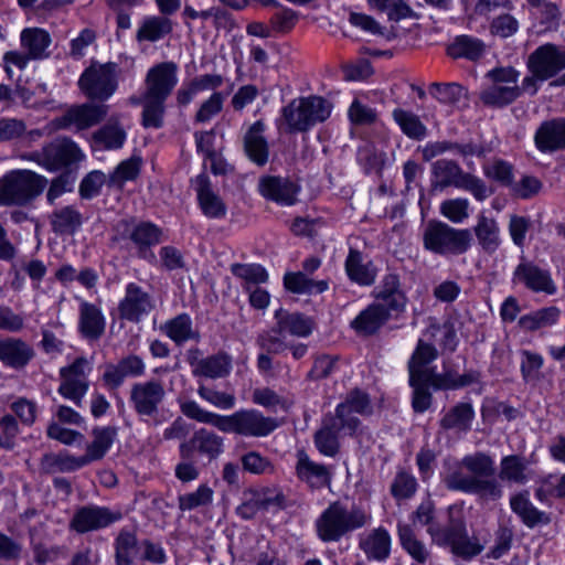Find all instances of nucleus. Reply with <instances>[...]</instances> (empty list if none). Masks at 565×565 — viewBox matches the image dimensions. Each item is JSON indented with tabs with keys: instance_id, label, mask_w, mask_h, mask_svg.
<instances>
[{
	"instance_id": "nucleus-1",
	"label": "nucleus",
	"mask_w": 565,
	"mask_h": 565,
	"mask_svg": "<svg viewBox=\"0 0 565 565\" xmlns=\"http://www.w3.org/2000/svg\"><path fill=\"white\" fill-rule=\"evenodd\" d=\"M444 483L448 490L475 494L482 502L498 501L503 497V487L495 478V462L484 451L466 455L457 469L445 476Z\"/></svg>"
},
{
	"instance_id": "nucleus-2",
	"label": "nucleus",
	"mask_w": 565,
	"mask_h": 565,
	"mask_svg": "<svg viewBox=\"0 0 565 565\" xmlns=\"http://www.w3.org/2000/svg\"><path fill=\"white\" fill-rule=\"evenodd\" d=\"M180 411L189 419L212 425L222 433L244 437H265L278 426L275 418L266 417L257 409H241L226 416L206 411L195 401L186 399L180 403Z\"/></svg>"
},
{
	"instance_id": "nucleus-3",
	"label": "nucleus",
	"mask_w": 565,
	"mask_h": 565,
	"mask_svg": "<svg viewBox=\"0 0 565 565\" xmlns=\"http://www.w3.org/2000/svg\"><path fill=\"white\" fill-rule=\"evenodd\" d=\"M372 516L363 508L352 505L350 509L340 501H334L317 518L315 522L317 536L323 543L341 541L351 532L370 524Z\"/></svg>"
},
{
	"instance_id": "nucleus-4",
	"label": "nucleus",
	"mask_w": 565,
	"mask_h": 565,
	"mask_svg": "<svg viewBox=\"0 0 565 565\" xmlns=\"http://www.w3.org/2000/svg\"><path fill=\"white\" fill-rule=\"evenodd\" d=\"M47 179L31 170H12L0 178V206H24L46 188Z\"/></svg>"
},
{
	"instance_id": "nucleus-5",
	"label": "nucleus",
	"mask_w": 565,
	"mask_h": 565,
	"mask_svg": "<svg viewBox=\"0 0 565 565\" xmlns=\"http://www.w3.org/2000/svg\"><path fill=\"white\" fill-rule=\"evenodd\" d=\"M472 235L468 228H455L441 221H429L423 232V246L436 255L458 256L471 246Z\"/></svg>"
},
{
	"instance_id": "nucleus-6",
	"label": "nucleus",
	"mask_w": 565,
	"mask_h": 565,
	"mask_svg": "<svg viewBox=\"0 0 565 565\" xmlns=\"http://www.w3.org/2000/svg\"><path fill=\"white\" fill-rule=\"evenodd\" d=\"M332 105L320 96H308L291 100L282 108L290 131L305 132L330 117Z\"/></svg>"
},
{
	"instance_id": "nucleus-7",
	"label": "nucleus",
	"mask_w": 565,
	"mask_h": 565,
	"mask_svg": "<svg viewBox=\"0 0 565 565\" xmlns=\"http://www.w3.org/2000/svg\"><path fill=\"white\" fill-rule=\"evenodd\" d=\"M166 397L163 382L156 379L134 383L129 392V402L137 416L141 419H152L156 425H161L168 419L162 411Z\"/></svg>"
},
{
	"instance_id": "nucleus-8",
	"label": "nucleus",
	"mask_w": 565,
	"mask_h": 565,
	"mask_svg": "<svg viewBox=\"0 0 565 565\" xmlns=\"http://www.w3.org/2000/svg\"><path fill=\"white\" fill-rule=\"evenodd\" d=\"M50 172L70 169L85 159L78 145L68 137H56L44 145L40 150L32 151L24 157Z\"/></svg>"
},
{
	"instance_id": "nucleus-9",
	"label": "nucleus",
	"mask_w": 565,
	"mask_h": 565,
	"mask_svg": "<svg viewBox=\"0 0 565 565\" xmlns=\"http://www.w3.org/2000/svg\"><path fill=\"white\" fill-rule=\"evenodd\" d=\"M434 189L444 190L449 186L463 189L472 193L478 201L486 200L490 192L486 183L473 174L465 172L460 166L447 159H440L431 166Z\"/></svg>"
},
{
	"instance_id": "nucleus-10",
	"label": "nucleus",
	"mask_w": 565,
	"mask_h": 565,
	"mask_svg": "<svg viewBox=\"0 0 565 565\" xmlns=\"http://www.w3.org/2000/svg\"><path fill=\"white\" fill-rule=\"evenodd\" d=\"M427 533L438 546L450 547L452 554L463 559H470L479 555L483 547L478 540L468 536L466 524L461 520L450 519L445 527L430 525Z\"/></svg>"
},
{
	"instance_id": "nucleus-11",
	"label": "nucleus",
	"mask_w": 565,
	"mask_h": 565,
	"mask_svg": "<svg viewBox=\"0 0 565 565\" xmlns=\"http://www.w3.org/2000/svg\"><path fill=\"white\" fill-rule=\"evenodd\" d=\"M118 65L92 63L78 79L81 90L90 99L107 100L117 89Z\"/></svg>"
},
{
	"instance_id": "nucleus-12",
	"label": "nucleus",
	"mask_w": 565,
	"mask_h": 565,
	"mask_svg": "<svg viewBox=\"0 0 565 565\" xmlns=\"http://www.w3.org/2000/svg\"><path fill=\"white\" fill-rule=\"evenodd\" d=\"M359 426V419L341 422L334 415L326 416L322 426L313 435L315 446L321 455L333 458L340 451L339 433L348 430L353 434Z\"/></svg>"
},
{
	"instance_id": "nucleus-13",
	"label": "nucleus",
	"mask_w": 565,
	"mask_h": 565,
	"mask_svg": "<svg viewBox=\"0 0 565 565\" xmlns=\"http://www.w3.org/2000/svg\"><path fill=\"white\" fill-rule=\"evenodd\" d=\"M179 451L211 462L224 452V438L213 430L199 428L179 445Z\"/></svg>"
},
{
	"instance_id": "nucleus-14",
	"label": "nucleus",
	"mask_w": 565,
	"mask_h": 565,
	"mask_svg": "<svg viewBox=\"0 0 565 565\" xmlns=\"http://www.w3.org/2000/svg\"><path fill=\"white\" fill-rule=\"evenodd\" d=\"M108 106L105 104L84 103L70 107L62 116L53 120L56 129L75 127L77 130L88 129L99 124L107 115Z\"/></svg>"
},
{
	"instance_id": "nucleus-15",
	"label": "nucleus",
	"mask_w": 565,
	"mask_h": 565,
	"mask_svg": "<svg viewBox=\"0 0 565 565\" xmlns=\"http://www.w3.org/2000/svg\"><path fill=\"white\" fill-rule=\"evenodd\" d=\"M526 65L541 82L546 81L565 68V50L552 43L541 45L529 55Z\"/></svg>"
},
{
	"instance_id": "nucleus-16",
	"label": "nucleus",
	"mask_w": 565,
	"mask_h": 565,
	"mask_svg": "<svg viewBox=\"0 0 565 565\" xmlns=\"http://www.w3.org/2000/svg\"><path fill=\"white\" fill-rule=\"evenodd\" d=\"M512 282L522 285L533 292L554 295L557 290L551 273L525 257H521V262L515 267Z\"/></svg>"
},
{
	"instance_id": "nucleus-17",
	"label": "nucleus",
	"mask_w": 565,
	"mask_h": 565,
	"mask_svg": "<svg viewBox=\"0 0 565 565\" xmlns=\"http://www.w3.org/2000/svg\"><path fill=\"white\" fill-rule=\"evenodd\" d=\"M87 365V360L81 356L75 359L71 365L60 370L62 382L57 391L63 397L73 401L77 406L82 405L83 397L88 390V380L85 372Z\"/></svg>"
},
{
	"instance_id": "nucleus-18",
	"label": "nucleus",
	"mask_w": 565,
	"mask_h": 565,
	"mask_svg": "<svg viewBox=\"0 0 565 565\" xmlns=\"http://www.w3.org/2000/svg\"><path fill=\"white\" fill-rule=\"evenodd\" d=\"M121 519V513L106 507L84 505L78 508L70 521V529L84 534L106 527Z\"/></svg>"
},
{
	"instance_id": "nucleus-19",
	"label": "nucleus",
	"mask_w": 565,
	"mask_h": 565,
	"mask_svg": "<svg viewBox=\"0 0 565 565\" xmlns=\"http://www.w3.org/2000/svg\"><path fill=\"white\" fill-rule=\"evenodd\" d=\"M178 64L173 61L153 65L146 75L143 94L167 100L178 84Z\"/></svg>"
},
{
	"instance_id": "nucleus-20",
	"label": "nucleus",
	"mask_w": 565,
	"mask_h": 565,
	"mask_svg": "<svg viewBox=\"0 0 565 565\" xmlns=\"http://www.w3.org/2000/svg\"><path fill=\"white\" fill-rule=\"evenodd\" d=\"M146 364L136 354L121 358L116 364H107L102 381L108 390L119 388L127 377H140L145 374Z\"/></svg>"
},
{
	"instance_id": "nucleus-21",
	"label": "nucleus",
	"mask_w": 565,
	"mask_h": 565,
	"mask_svg": "<svg viewBox=\"0 0 565 565\" xmlns=\"http://www.w3.org/2000/svg\"><path fill=\"white\" fill-rule=\"evenodd\" d=\"M296 458L295 470L300 481L308 484L311 489H322L330 486L332 480L330 467L313 461L305 449H298Z\"/></svg>"
},
{
	"instance_id": "nucleus-22",
	"label": "nucleus",
	"mask_w": 565,
	"mask_h": 565,
	"mask_svg": "<svg viewBox=\"0 0 565 565\" xmlns=\"http://www.w3.org/2000/svg\"><path fill=\"white\" fill-rule=\"evenodd\" d=\"M536 149L543 153L565 150V117L546 119L540 124L534 134Z\"/></svg>"
},
{
	"instance_id": "nucleus-23",
	"label": "nucleus",
	"mask_w": 565,
	"mask_h": 565,
	"mask_svg": "<svg viewBox=\"0 0 565 565\" xmlns=\"http://www.w3.org/2000/svg\"><path fill=\"white\" fill-rule=\"evenodd\" d=\"M152 308L151 298L140 286L130 282L126 287L125 296L118 305V315L122 320L139 322L143 315Z\"/></svg>"
},
{
	"instance_id": "nucleus-24",
	"label": "nucleus",
	"mask_w": 565,
	"mask_h": 565,
	"mask_svg": "<svg viewBox=\"0 0 565 565\" xmlns=\"http://www.w3.org/2000/svg\"><path fill=\"white\" fill-rule=\"evenodd\" d=\"M199 353V350L190 351L188 358L195 376L221 379L230 374L232 369V358L227 353L218 352L203 359L198 358Z\"/></svg>"
},
{
	"instance_id": "nucleus-25",
	"label": "nucleus",
	"mask_w": 565,
	"mask_h": 565,
	"mask_svg": "<svg viewBox=\"0 0 565 565\" xmlns=\"http://www.w3.org/2000/svg\"><path fill=\"white\" fill-rule=\"evenodd\" d=\"M35 356V351L20 338L0 339V362L13 370H23Z\"/></svg>"
},
{
	"instance_id": "nucleus-26",
	"label": "nucleus",
	"mask_w": 565,
	"mask_h": 565,
	"mask_svg": "<svg viewBox=\"0 0 565 565\" xmlns=\"http://www.w3.org/2000/svg\"><path fill=\"white\" fill-rule=\"evenodd\" d=\"M260 194L281 205H292L296 202L298 186L288 178L265 175L259 179Z\"/></svg>"
},
{
	"instance_id": "nucleus-27",
	"label": "nucleus",
	"mask_w": 565,
	"mask_h": 565,
	"mask_svg": "<svg viewBox=\"0 0 565 565\" xmlns=\"http://www.w3.org/2000/svg\"><path fill=\"white\" fill-rule=\"evenodd\" d=\"M193 184L202 213L209 218L224 217L226 205L212 189L210 178L205 173H201L194 179Z\"/></svg>"
},
{
	"instance_id": "nucleus-28",
	"label": "nucleus",
	"mask_w": 565,
	"mask_h": 565,
	"mask_svg": "<svg viewBox=\"0 0 565 565\" xmlns=\"http://www.w3.org/2000/svg\"><path fill=\"white\" fill-rule=\"evenodd\" d=\"M264 131L265 124L257 120L248 128L243 139L246 156L259 167L265 166L269 159V146Z\"/></svg>"
},
{
	"instance_id": "nucleus-29",
	"label": "nucleus",
	"mask_w": 565,
	"mask_h": 565,
	"mask_svg": "<svg viewBox=\"0 0 565 565\" xmlns=\"http://www.w3.org/2000/svg\"><path fill=\"white\" fill-rule=\"evenodd\" d=\"M345 274L352 282L360 286L374 284L377 270L371 260H365L362 252L350 248L344 262Z\"/></svg>"
},
{
	"instance_id": "nucleus-30",
	"label": "nucleus",
	"mask_w": 565,
	"mask_h": 565,
	"mask_svg": "<svg viewBox=\"0 0 565 565\" xmlns=\"http://www.w3.org/2000/svg\"><path fill=\"white\" fill-rule=\"evenodd\" d=\"M388 320V310L384 305L371 303L351 321V328L358 334L367 337L375 334Z\"/></svg>"
},
{
	"instance_id": "nucleus-31",
	"label": "nucleus",
	"mask_w": 565,
	"mask_h": 565,
	"mask_svg": "<svg viewBox=\"0 0 565 565\" xmlns=\"http://www.w3.org/2000/svg\"><path fill=\"white\" fill-rule=\"evenodd\" d=\"M359 547L369 559L385 561L391 553V536L382 526L373 529L360 535Z\"/></svg>"
},
{
	"instance_id": "nucleus-32",
	"label": "nucleus",
	"mask_w": 565,
	"mask_h": 565,
	"mask_svg": "<svg viewBox=\"0 0 565 565\" xmlns=\"http://www.w3.org/2000/svg\"><path fill=\"white\" fill-rule=\"evenodd\" d=\"M510 508L527 527L533 529L540 524L546 525L551 522L550 515L537 510L530 501L529 491L511 495Z\"/></svg>"
},
{
	"instance_id": "nucleus-33",
	"label": "nucleus",
	"mask_w": 565,
	"mask_h": 565,
	"mask_svg": "<svg viewBox=\"0 0 565 565\" xmlns=\"http://www.w3.org/2000/svg\"><path fill=\"white\" fill-rule=\"evenodd\" d=\"M437 356L438 351L433 344L419 340L408 361L409 377L414 380L430 379L435 369L428 365L435 361Z\"/></svg>"
},
{
	"instance_id": "nucleus-34",
	"label": "nucleus",
	"mask_w": 565,
	"mask_h": 565,
	"mask_svg": "<svg viewBox=\"0 0 565 565\" xmlns=\"http://www.w3.org/2000/svg\"><path fill=\"white\" fill-rule=\"evenodd\" d=\"M161 234V230L157 225L150 222H140L129 230L128 238L137 247L140 257L154 258V254L149 252V248L160 243Z\"/></svg>"
},
{
	"instance_id": "nucleus-35",
	"label": "nucleus",
	"mask_w": 565,
	"mask_h": 565,
	"mask_svg": "<svg viewBox=\"0 0 565 565\" xmlns=\"http://www.w3.org/2000/svg\"><path fill=\"white\" fill-rule=\"evenodd\" d=\"M276 324L286 334L306 338L312 333L313 322L310 318L299 313L289 312L282 308L275 311Z\"/></svg>"
},
{
	"instance_id": "nucleus-36",
	"label": "nucleus",
	"mask_w": 565,
	"mask_h": 565,
	"mask_svg": "<svg viewBox=\"0 0 565 565\" xmlns=\"http://www.w3.org/2000/svg\"><path fill=\"white\" fill-rule=\"evenodd\" d=\"M499 480L519 486L525 484L530 480V469L525 457L520 455L502 457L500 460Z\"/></svg>"
},
{
	"instance_id": "nucleus-37",
	"label": "nucleus",
	"mask_w": 565,
	"mask_h": 565,
	"mask_svg": "<svg viewBox=\"0 0 565 565\" xmlns=\"http://www.w3.org/2000/svg\"><path fill=\"white\" fill-rule=\"evenodd\" d=\"M92 434L94 439L87 445L86 452L82 456L83 460H85V466L104 458L113 446L118 429L115 426L96 427L93 429Z\"/></svg>"
},
{
	"instance_id": "nucleus-38",
	"label": "nucleus",
	"mask_w": 565,
	"mask_h": 565,
	"mask_svg": "<svg viewBox=\"0 0 565 565\" xmlns=\"http://www.w3.org/2000/svg\"><path fill=\"white\" fill-rule=\"evenodd\" d=\"M161 332L180 345L190 340H199L200 334L193 328L192 319L188 313H180L160 326Z\"/></svg>"
},
{
	"instance_id": "nucleus-39",
	"label": "nucleus",
	"mask_w": 565,
	"mask_h": 565,
	"mask_svg": "<svg viewBox=\"0 0 565 565\" xmlns=\"http://www.w3.org/2000/svg\"><path fill=\"white\" fill-rule=\"evenodd\" d=\"M173 31V21L163 15L146 18L136 33L138 42H157L170 35Z\"/></svg>"
},
{
	"instance_id": "nucleus-40",
	"label": "nucleus",
	"mask_w": 565,
	"mask_h": 565,
	"mask_svg": "<svg viewBox=\"0 0 565 565\" xmlns=\"http://www.w3.org/2000/svg\"><path fill=\"white\" fill-rule=\"evenodd\" d=\"M79 330L90 340L99 339L105 331V318L93 303L83 302L79 310Z\"/></svg>"
},
{
	"instance_id": "nucleus-41",
	"label": "nucleus",
	"mask_w": 565,
	"mask_h": 565,
	"mask_svg": "<svg viewBox=\"0 0 565 565\" xmlns=\"http://www.w3.org/2000/svg\"><path fill=\"white\" fill-rule=\"evenodd\" d=\"M398 539L402 547L417 564L425 565L431 558V553L426 544L420 541L408 524H398Z\"/></svg>"
},
{
	"instance_id": "nucleus-42",
	"label": "nucleus",
	"mask_w": 565,
	"mask_h": 565,
	"mask_svg": "<svg viewBox=\"0 0 565 565\" xmlns=\"http://www.w3.org/2000/svg\"><path fill=\"white\" fill-rule=\"evenodd\" d=\"M93 140L102 149L116 150L124 146L126 131L118 119L110 118L107 124L94 132Z\"/></svg>"
},
{
	"instance_id": "nucleus-43",
	"label": "nucleus",
	"mask_w": 565,
	"mask_h": 565,
	"mask_svg": "<svg viewBox=\"0 0 565 565\" xmlns=\"http://www.w3.org/2000/svg\"><path fill=\"white\" fill-rule=\"evenodd\" d=\"M473 231L479 245L486 253L493 254L499 248L500 230L494 218L479 215Z\"/></svg>"
},
{
	"instance_id": "nucleus-44",
	"label": "nucleus",
	"mask_w": 565,
	"mask_h": 565,
	"mask_svg": "<svg viewBox=\"0 0 565 565\" xmlns=\"http://www.w3.org/2000/svg\"><path fill=\"white\" fill-rule=\"evenodd\" d=\"M51 44L50 34L39 28H29L24 29L21 32V45L29 57L32 60H41L46 57L49 54L46 53L47 47Z\"/></svg>"
},
{
	"instance_id": "nucleus-45",
	"label": "nucleus",
	"mask_w": 565,
	"mask_h": 565,
	"mask_svg": "<svg viewBox=\"0 0 565 565\" xmlns=\"http://www.w3.org/2000/svg\"><path fill=\"white\" fill-rule=\"evenodd\" d=\"M521 96L519 85H502L493 83L480 93V99L484 105L493 107H503Z\"/></svg>"
},
{
	"instance_id": "nucleus-46",
	"label": "nucleus",
	"mask_w": 565,
	"mask_h": 565,
	"mask_svg": "<svg viewBox=\"0 0 565 565\" xmlns=\"http://www.w3.org/2000/svg\"><path fill=\"white\" fill-rule=\"evenodd\" d=\"M85 466V460L68 454H46L41 458L40 469L44 473L70 472Z\"/></svg>"
},
{
	"instance_id": "nucleus-47",
	"label": "nucleus",
	"mask_w": 565,
	"mask_h": 565,
	"mask_svg": "<svg viewBox=\"0 0 565 565\" xmlns=\"http://www.w3.org/2000/svg\"><path fill=\"white\" fill-rule=\"evenodd\" d=\"M369 412L370 398L367 394L360 390H353L348 394L345 401L338 405L334 416L341 422H345L349 419H358L355 416H352V413L363 415Z\"/></svg>"
},
{
	"instance_id": "nucleus-48",
	"label": "nucleus",
	"mask_w": 565,
	"mask_h": 565,
	"mask_svg": "<svg viewBox=\"0 0 565 565\" xmlns=\"http://www.w3.org/2000/svg\"><path fill=\"white\" fill-rule=\"evenodd\" d=\"M132 104H142V126L145 128H156L159 129L163 126V116H164V102L166 99H159L154 97H149L143 94L142 98H130Z\"/></svg>"
},
{
	"instance_id": "nucleus-49",
	"label": "nucleus",
	"mask_w": 565,
	"mask_h": 565,
	"mask_svg": "<svg viewBox=\"0 0 565 565\" xmlns=\"http://www.w3.org/2000/svg\"><path fill=\"white\" fill-rule=\"evenodd\" d=\"M52 231L56 234H73L82 224V214L74 206L55 210L50 216Z\"/></svg>"
},
{
	"instance_id": "nucleus-50",
	"label": "nucleus",
	"mask_w": 565,
	"mask_h": 565,
	"mask_svg": "<svg viewBox=\"0 0 565 565\" xmlns=\"http://www.w3.org/2000/svg\"><path fill=\"white\" fill-rule=\"evenodd\" d=\"M484 52V44L481 40L469 35H459L448 45L447 54L452 58L478 60Z\"/></svg>"
},
{
	"instance_id": "nucleus-51",
	"label": "nucleus",
	"mask_w": 565,
	"mask_h": 565,
	"mask_svg": "<svg viewBox=\"0 0 565 565\" xmlns=\"http://www.w3.org/2000/svg\"><path fill=\"white\" fill-rule=\"evenodd\" d=\"M475 412L469 403H459L450 408L440 420V426L445 429H458L467 431L471 427Z\"/></svg>"
},
{
	"instance_id": "nucleus-52",
	"label": "nucleus",
	"mask_w": 565,
	"mask_h": 565,
	"mask_svg": "<svg viewBox=\"0 0 565 565\" xmlns=\"http://www.w3.org/2000/svg\"><path fill=\"white\" fill-rule=\"evenodd\" d=\"M393 119L399 126L403 134L414 140H422L427 135V128L420 118L413 111L396 108L393 110Z\"/></svg>"
},
{
	"instance_id": "nucleus-53",
	"label": "nucleus",
	"mask_w": 565,
	"mask_h": 565,
	"mask_svg": "<svg viewBox=\"0 0 565 565\" xmlns=\"http://www.w3.org/2000/svg\"><path fill=\"white\" fill-rule=\"evenodd\" d=\"M287 290L294 294H320L328 289L327 280H312L305 273H287L284 277Z\"/></svg>"
},
{
	"instance_id": "nucleus-54",
	"label": "nucleus",
	"mask_w": 565,
	"mask_h": 565,
	"mask_svg": "<svg viewBox=\"0 0 565 565\" xmlns=\"http://www.w3.org/2000/svg\"><path fill=\"white\" fill-rule=\"evenodd\" d=\"M430 95L445 105H457L467 100V89L458 83H433L428 88Z\"/></svg>"
},
{
	"instance_id": "nucleus-55",
	"label": "nucleus",
	"mask_w": 565,
	"mask_h": 565,
	"mask_svg": "<svg viewBox=\"0 0 565 565\" xmlns=\"http://www.w3.org/2000/svg\"><path fill=\"white\" fill-rule=\"evenodd\" d=\"M559 316L561 310L558 308L547 307L522 316L519 320V324L526 331H535L555 324Z\"/></svg>"
},
{
	"instance_id": "nucleus-56",
	"label": "nucleus",
	"mask_w": 565,
	"mask_h": 565,
	"mask_svg": "<svg viewBox=\"0 0 565 565\" xmlns=\"http://www.w3.org/2000/svg\"><path fill=\"white\" fill-rule=\"evenodd\" d=\"M141 168V159L131 157L121 161L108 175V186L121 190L127 181L138 178Z\"/></svg>"
},
{
	"instance_id": "nucleus-57",
	"label": "nucleus",
	"mask_w": 565,
	"mask_h": 565,
	"mask_svg": "<svg viewBox=\"0 0 565 565\" xmlns=\"http://www.w3.org/2000/svg\"><path fill=\"white\" fill-rule=\"evenodd\" d=\"M369 6L380 12H385L390 21L398 22L414 17L413 9L405 0H367Z\"/></svg>"
},
{
	"instance_id": "nucleus-58",
	"label": "nucleus",
	"mask_w": 565,
	"mask_h": 565,
	"mask_svg": "<svg viewBox=\"0 0 565 565\" xmlns=\"http://www.w3.org/2000/svg\"><path fill=\"white\" fill-rule=\"evenodd\" d=\"M116 564L131 565L137 551V537L135 533L121 530L115 541Z\"/></svg>"
},
{
	"instance_id": "nucleus-59",
	"label": "nucleus",
	"mask_w": 565,
	"mask_h": 565,
	"mask_svg": "<svg viewBox=\"0 0 565 565\" xmlns=\"http://www.w3.org/2000/svg\"><path fill=\"white\" fill-rule=\"evenodd\" d=\"M258 347L267 353L280 354L288 348L285 333L275 324L269 330L263 331L256 340Z\"/></svg>"
},
{
	"instance_id": "nucleus-60",
	"label": "nucleus",
	"mask_w": 565,
	"mask_h": 565,
	"mask_svg": "<svg viewBox=\"0 0 565 565\" xmlns=\"http://www.w3.org/2000/svg\"><path fill=\"white\" fill-rule=\"evenodd\" d=\"M535 498L541 502L550 498L565 499V475L559 478L550 475L542 479L535 489Z\"/></svg>"
},
{
	"instance_id": "nucleus-61",
	"label": "nucleus",
	"mask_w": 565,
	"mask_h": 565,
	"mask_svg": "<svg viewBox=\"0 0 565 565\" xmlns=\"http://www.w3.org/2000/svg\"><path fill=\"white\" fill-rule=\"evenodd\" d=\"M212 500L213 490L207 484H201L195 491L181 494L178 498L179 509L182 512L207 505Z\"/></svg>"
},
{
	"instance_id": "nucleus-62",
	"label": "nucleus",
	"mask_w": 565,
	"mask_h": 565,
	"mask_svg": "<svg viewBox=\"0 0 565 565\" xmlns=\"http://www.w3.org/2000/svg\"><path fill=\"white\" fill-rule=\"evenodd\" d=\"M196 393L203 401L220 409H232L236 404L233 394L217 391L209 385L200 384Z\"/></svg>"
},
{
	"instance_id": "nucleus-63",
	"label": "nucleus",
	"mask_w": 565,
	"mask_h": 565,
	"mask_svg": "<svg viewBox=\"0 0 565 565\" xmlns=\"http://www.w3.org/2000/svg\"><path fill=\"white\" fill-rule=\"evenodd\" d=\"M409 385L413 387L412 406L414 412L424 413L431 405V394L429 386H431L429 379H413L409 377Z\"/></svg>"
},
{
	"instance_id": "nucleus-64",
	"label": "nucleus",
	"mask_w": 565,
	"mask_h": 565,
	"mask_svg": "<svg viewBox=\"0 0 565 565\" xmlns=\"http://www.w3.org/2000/svg\"><path fill=\"white\" fill-rule=\"evenodd\" d=\"M416 490L417 481L415 477L405 470H399L391 484V494L397 500L412 498Z\"/></svg>"
}]
</instances>
